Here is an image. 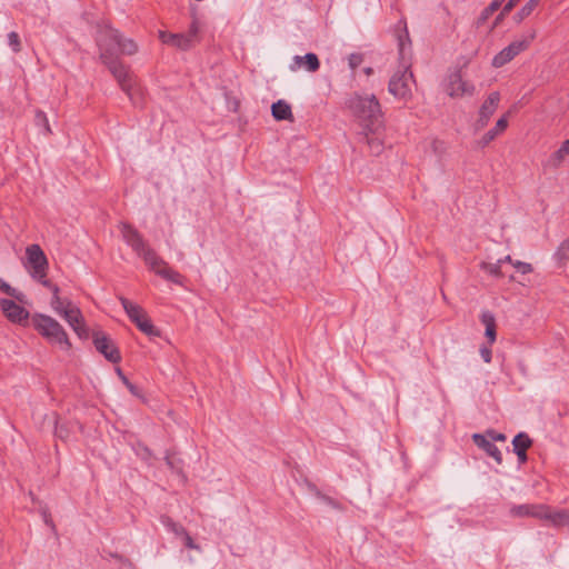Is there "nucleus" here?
<instances>
[{"label":"nucleus","mask_w":569,"mask_h":569,"mask_svg":"<svg viewBox=\"0 0 569 569\" xmlns=\"http://www.w3.org/2000/svg\"><path fill=\"white\" fill-rule=\"evenodd\" d=\"M167 466L178 475L182 473V461L180 459H174L171 457V455L168 452L164 457Z\"/></svg>","instance_id":"72a5a7b5"},{"label":"nucleus","mask_w":569,"mask_h":569,"mask_svg":"<svg viewBox=\"0 0 569 569\" xmlns=\"http://www.w3.org/2000/svg\"><path fill=\"white\" fill-rule=\"evenodd\" d=\"M158 276L176 284H182L183 277L168 264L163 266L161 271H158Z\"/></svg>","instance_id":"bb28decb"},{"label":"nucleus","mask_w":569,"mask_h":569,"mask_svg":"<svg viewBox=\"0 0 569 569\" xmlns=\"http://www.w3.org/2000/svg\"><path fill=\"white\" fill-rule=\"evenodd\" d=\"M352 113L363 122V129L378 132L382 126L381 106L375 94H353L347 102Z\"/></svg>","instance_id":"7ed1b4c3"},{"label":"nucleus","mask_w":569,"mask_h":569,"mask_svg":"<svg viewBox=\"0 0 569 569\" xmlns=\"http://www.w3.org/2000/svg\"><path fill=\"white\" fill-rule=\"evenodd\" d=\"M0 307L3 315L14 323L26 322L29 318V312L23 307L18 305L11 299H0Z\"/></svg>","instance_id":"4468645a"},{"label":"nucleus","mask_w":569,"mask_h":569,"mask_svg":"<svg viewBox=\"0 0 569 569\" xmlns=\"http://www.w3.org/2000/svg\"><path fill=\"white\" fill-rule=\"evenodd\" d=\"M542 520L548 521L553 527H569V509H552L546 505Z\"/></svg>","instance_id":"f3484780"},{"label":"nucleus","mask_w":569,"mask_h":569,"mask_svg":"<svg viewBox=\"0 0 569 569\" xmlns=\"http://www.w3.org/2000/svg\"><path fill=\"white\" fill-rule=\"evenodd\" d=\"M34 329L50 343L59 346L62 350H69L71 343L63 327L52 317L36 313L32 317Z\"/></svg>","instance_id":"20e7f679"},{"label":"nucleus","mask_w":569,"mask_h":569,"mask_svg":"<svg viewBox=\"0 0 569 569\" xmlns=\"http://www.w3.org/2000/svg\"><path fill=\"white\" fill-rule=\"evenodd\" d=\"M538 4L535 3L532 0H529L515 16L513 20L517 23H520L523 19L529 17L531 12L536 9Z\"/></svg>","instance_id":"7c9ffc66"},{"label":"nucleus","mask_w":569,"mask_h":569,"mask_svg":"<svg viewBox=\"0 0 569 569\" xmlns=\"http://www.w3.org/2000/svg\"><path fill=\"white\" fill-rule=\"evenodd\" d=\"M289 68L291 71L305 68L309 72H316L320 68V61L316 53L309 52L305 56H295Z\"/></svg>","instance_id":"dca6fc26"},{"label":"nucleus","mask_w":569,"mask_h":569,"mask_svg":"<svg viewBox=\"0 0 569 569\" xmlns=\"http://www.w3.org/2000/svg\"><path fill=\"white\" fill-rule=\"evenodd\" d=\"M493 13H491L490 11H488V8L486 7L480 16L478 17L477 21H476V26L479 28L481 27Z\"/></svg>","instance_id":"79ce46f5"},{"label":"nucleus","mask_w":569,"mask_h":569,"mask_svg":"<svg viewBox=\"0 0 569 569\" xmlns=\"http://www.w3.org/2000/svg\"><path fill=\"white\" fill-rule=\"evenodd\" d=\"M159 38L162 43L173 48L187 51L200 43V27L197 18H193L189 29L184 33H171L167 31H159Z\"/></svg>","instance_id":"423d86ee"},{"label":"nucleus","mask_w":569,"mask_h":569,"mask_svg":"<svg viewBox=\"0 0 569 569\" xmlns=\"http://www.w3.org/2000/svg\"><path fill=\"white\" fill-rule=\"evenodd\" d=\"M271 113L272 117L278 121L292 119L291 107L284 100H278L277 102H274L271 106Z\"/></svg>","instance_id":"412c9836"},{"label":"nucleus","mask_w":569,"mask_h":569,"mask_svg":"<svg viewBox=\"0 0 569 569\" xmlns=\"http://www.w3.org/2000/svg\"><path fill=\"white\" fill-rule=\"evenodd\" d=\"M376 133L377 132H370L369 130H365L362 139L369 146L370 151L373 154L378 156L381 153L383 146H382L381 139L378 136H370V134H376Z\"/></svg>","instance_id":"b1692460"},{"label":"nucleus","mask_w":569,"mask_h":569,"mask_svg":"<svg viewBox=\"0 0 569 569\" xmlns=\"http://www.w3.org/2000/svg\"><path fill=\"white\" fill-rule=\"evenodd\" d=\"M62 318L68 322V325L73 329L80 339L89 338V329L84 322L81 310L77 306H69L68 309L64 310Z\"/></svg>","instance_id":"ddd939ff"},{"label":"nucleus","mask_w":569,"mask_h":569,"mask_svg":"<svg viewBox=\"0 0 569 569\" xmlns=\"http://www.w3.org/2000/svg\"><path fill=\"white\" fill-rule=\"evenodd\" d=\"M500 102V93L497 91L491 92L488 98L482 102L478 118L473 124L475 131L482 130L490 121V118L493 116L496 110L498 109Z\"/></svg>","instance_id":"9d476101"},{"label":"nucleus","mask_w":569,"mask_h":569,"mask_svg":"<svg viewBox=\"0 0 569 569\" xmlns=\"http://www.w3.org/2000/svg\"><path fill=\"white\" fill-rule=\"evenodd\" d=\"M46 523L48 526H50L51 528H54V525H53L52 520L48 519L47 517H46Z\"/></svg>","instance_id":"8fccbe9b"},{"label":"nucleus","mask_w":569,"mask_h":569,"mask_svg":"<svg viewBox=\"0 0 569 569\" xmlns=\"http://www.w3.org/2000/svg\"><path fill=\"white\" fill-rule=\"evenodd\" d=\"M567 156V151L560 147L549 157L547 166L550 168H558Z\"/></svg>","instance_id":"2f4dec72"},{"label":"nucleus","mask_w":569,"mask_h":569,"mask_svg":"<svg viewBox=\"0 0 569 569\" xmlns=\"http://www.w3.org/2000/svg\"><path fill=\"white\" fill-rule=\"evenodd\" d=\"M562 149H565L567 151V153L569 154V139L565 140L561 146H560Z\"/></svg>","instance_id":"de8ad7c7"},{"label":"nucleus","mask_w":569,"mask_h":569,"mask_svg":"<svg viewBox=\"0 0 569 569\" xmlns=\"http://www.w3.org/2000/svg\"><path fill=\"white\" fill-rule=\"evenodd\" d=\"M501 260H503V262H509L512 264V262H515L510 256H506L505 258H502Z\"/></svg>","instance_id":"09e8293b"},{"label":"nucleus","mask_w":569,"mask_h":569,"mask_svg":"<svg viewBox=\"0 0 569 569\" xmlns=\"http://www.w3.org/2000/svg\"><path fill=\"white\" fill-rule=\"evenodd\" d=\"M146 262V264L158 274V271H161L163 266L168 263L160 258L157 252L150 247L147 248L141 254H139Z\"/></svg>","instance_id":"aec40b11"},{"label":"nucleus","mask_w":569,"mask_h":569,"mask_svg":"<svg viewBox=\"0 0 569 569\" xmlns=\"http://www.w3.org/2000/svg\"><path fill=\"white\" fill-rule=\"evenodd\" d=\"M545 511V503H523L511 506L509 513L515 518L532 517L542 520Z\"/></svg>","instance_id":"2eb2a0df"},{"label":"nucleus","mask_w":569,"mask_h":569,"mask_svg":"<svg viewBox=\"0 0 569 569\" xmlns=\"http://www.w3.org/2000/svg\"><path fill=\"white\" fill-rule=\"evenodd\" d=\"M520 0H509L501 9L500 13L496 17L490 30L497 28L500 22L505 19L507 14H509L513 8L518 4Z\"/></svg>","instance_id":"c85d7f7f"},{"label":"nucleus","mask_w":569,"mask_h":569,"mask_svg":"<svg viewBox=\"0 0 569 569\" xmlns=\"http://www.w3.org/2000/svg\"><path fill=\"white\" fill-rule=\"evenodd\" d=\"M179 537L182 538L183 540V545L186 548L188 549H196V550H200V547L194 543L193 539L191 538V536L187 532V530H184V533H181Z\"/></svg>","instance_id":"58836bf2"},{"label":"nucleus","mask_w":569,"mask_h":569,"mask_svg":"<svg viewBox=\"0 0 569 569\" xmlns=\"http://www.w3.org/2000/svg\"><path fill=\"white\" fill-rule=\"evenodd\" d=\"M363 56L361 53H351L348 57V64L352 72L362 63Z\"/></svg>","instance_id":"e433bc0d"},{"label":"nucleus","mask_w":569,"mask_h":569,"mask_svg":"<svg viewBox=\"0 0 569 569\" xmlns=\"http://www.w3.org/2000/svg\"><path fill=\"white\" fill-rule=\"evenodd\" d=\"M491 442L499 441L503 442L506 441L507 437L505 433L497 432L495 430H488L485 435Z\"/></svg>","instance_id":"a19ab883"},{"label":"nucleus","mask_w":569,"mask_h":569,"mask_svg":"<svg viewBox=\"0 0 569 569\" xmlns=\"http://www.w3.org/2000/svg\"><path fill=\"white\" fill-rule=\"evenodd\" d=\"M532 445V440L525 432H519L512 439L513 451H527Z\"/></svg>","instance_id":"393cba45"},{"label":"nucleus","mask_w":569,"mask_h":569,"mask_svg":"<svg viewBox=\"0 0 569 569\" xmlns=\"http://www.w3.org/2000/svg\"><path fill=\"white\" fill-rule=\"evenodd\" d=\"M93 345L96 349L103 355V357L112 362L118 363L121 361V355L116 343L108 337L106 333L101 331H97L93 333Z\"/></svg>","instance_id":"9b49d317"},{"label":"nucleus","mask_w":569,"mask_h":569,"mask_svg":"<svg viewBox=\"0 0 569 569\" xmlns=\"http://www.w3.org/2000/svg\"><path fill=\"white\" fill-rule=\"evenodd\" d=\"M365 73H366L367 76H370V74L372 73V68H370V67L366 68V69H365Z\"/></svg>","instance_id":"3c124183"},{"label":"nucleus","mask_w":569,"mask_h":569,"mask_svg":"<svg viewBox=\"0 0 569 569\" xmlns=\"http://www.w3.org/2000/svg\"><path fill=\"white\" fill-rule=\"evenodd\" d=\"M503 2H505V0H492L490 2V4L487 7L488 11H490L491 13H495L501 7V4Z\"/></svg>","instance_id":"c03bdc74"},{"label":"nucleus","mask_w":569,"mask_h":569,"mask_svg":"<svg viewBox=\"0 0 569 569\" xmlns=\"http://www.w3.org/2000/svg\"><path fill=\"white\" fill-rule=\"evenodd\" d=\"M119 230L124 242L130 246L138 256L149 248L141 233L131 224L121 222L119 224Z\"/></svg>","instance_id":"f8f14e48"},{"label":"nucleus","mask_w":569,"mask_h":569,"mask_svg":"<svg viewBox=\"0 0 569 569\" xmlns=\"http://www.w3.org/2000/svg\"><path fill=\"white\" fill-rule=\"evenodd\" d=\"M141 451H142L141 455H142L143 458L147 459V458L151 457V451L147 447H142Z\"/></svg>","instance_id":"49530a36"},{"label":"nucleus","mask_w":569,"mask_h":569,"mask_svg":"<svg viewBox=\"0 0 569 569\" xmlns=\"http://www.w3.org/2000/svg\"><path fill=\"white\" fill-rule=\"evenodd\" d=\"M97 46L101 62L116 78L121 89L132 100V82L129 68L119 59L120 54L132 56L138 52V44L131 38H126L108 22L98 24Z\"/></svg>","instance_id":"f257e3e1"},{"label":"nucleus","mask_w":569,"mask_h":569,"mask_svg":"<svg viewBox=\"0 0 569 569\" xmlns=\"http://www.w3.org/2000/svg\"><path fill=\"white\" fill-rule=\"evenodd\" d=\"M8 43L14 52H19L21 50L20 38L17 32L12 31L8 34Z\"/></svg>","instance_id":"4c0bfd02"},{"label":"nucleus","mask_w":569,"mask_h":569,"mask_svg":"<svg viewBox=\"0 0 569 569\" xmlns=\"http://www.w3.org/2000/svg\"><path fill=\"white\" fill-rule=\"evenodd\" d=\"M0 290L12 297L13 299H16L17 301L19 302H23L24 299H26V296L23 292H21L20 290L11 287L8 282H6L3 279L0 278Z\"/></svg>","instance_id":"cd10ccee"},{"label":"nucleus","mask_w":569,"mask_h":569,"mask_svg":"<svg viewBox=\"0 0 569 569\" xmlns=\"http://www.w3.org/2000/svg\"><path fill=\"white\" fill-rule=\"evenodd\" d=\"M536 38V30H530L526 34L521 36V38L516 39L509 46L499 51L492 59V66L495 68H501L512 59H515L519 53L528 49L530 43Z\"/></svg>","instance_id":"0eeeda50"},{"label":"nucleus","mask_w":569,"mask_h":569,"mask_svg":"<svg viewBox=\"0 0 569 569\" xmlns=\"http://www.w3.org/2000/svg\"><path fill=\"white\" fill-rule=\"evenodd\" d=\"M119 300L130 320L149 337H159L160 331L152 325L144 310L124 297Z\"/></svg>","instance_id":"6e6552de"},{"label":"nucleus","mask_w":569,"mask_h":569,"mask_svg":"<svg viewBox=\"0 0 569 569\" xmlns=\"http://www.w3.org/2000/svg\"><path fill=\"white\" fill-rule=\"evenodd\" d=\"M52 290V299H51V306L53 310L59 315L63 316L64 310L68 309L69 306H74L70 300H63L59 297V288L56 284L51 283V287H48Z\"/></svg>","instance_id":"5701e85b"},{"label":"nucleus","mask_w":569,"mask_h":569,"mask_svg":"<svg viewBox=\"0 0 569 569\" xmlns=\"http://www.w3.org/2000/svg\"><path fill=\"white\" fill-rule=\"evenodd\" d=\"M520 463H525L528 459L527 451H515Z\"/></svg>","instance_id":"a18cd8bd"},{"label":"nucleus","mask_w":569,"mask_h":569,"mask_svg":"<svg viewBox=\"0 0 569 569\" xmlns=\"http://www.w3.org/2000/svg\"><path fill=\"white\" fill-rule=\"evenodd\" d=\"M399 69L391 76L388 91L396 99L408 102L412 98V86L416 83L411 71V42L407 29L398 38Z\"/></svg>","instance_id":"f03ea898"},{"label":"nucleus","mask_w":569,"mask_h":569,"mask_svg":"<svg viewBox=\"0 0 569 569\" xmlns=\"http://www.w3.org/2000/svg\"><path fill=\"white\" fill-rule=\"evenodd\" d=\"M24 268L30 276L44 287H51L47 279L48 259L39 244H30L26 249Z\"/></svg>","instance_id":"39448f33"},{"label":"nucleus","mask_w":569,"mask_h":569,"mask_svg":"<svg viewBox=\"0 0 569 569\" xmlns=\"http://www.w3.org/2000/svg\"><path fill=\"white\" fill-rule=\"evenodd\" d=\"M34 120L38 127H42L44 129L46 133H51L49 120L43 111H37Z\"/></svg>","instance_id":"f704fd0d"},{"label":"nucleus","mask_w":569,"mask_h":569,"mask_svg":"<svg viewBox=\"0 0 569 569\" xmlns=\"http://www.w3.org/2000/svg\"><path fill=\"white\" fill-rule=\"evenodd\" d=\"M558 264L563 266L569 261V238L565 239L555 252Z\"/></svg>","instance_id":"a878e982"},{"label":"nucleus","mask_w":569,"mask_h":569,"mask_svg":"<svg viewBox=\"0 0 569 569\" xmlns=\"http://www.w3.org/2000/svg\"><path fill=\"white\" fill-rule=\"evenodd\" d=\"M472 440L477 447L482 449L488 456L495 459L498 465L502 463V455L499 448L481 433L472 435Z\"/></svg>","instance_id":"a211bd4d"},{"label":"nucleus","mask_w":569,"mask_h":569,"mask_svg":"<svg viewBox=\"0 0 569 569\" xmlns=\"http://www.w3.org/2000/svg\"><path fill=\"white\" fill-rule=\"evenodd\" d=\"M502 263H503V260H498L495 263L482 262L481 269L485 270L486 272L490 273L493 277H502L503 276V273L501 271Z\"/></svg>","instance_id":"473e14b6"},{"label":"nucleus","mask_w":569,"mask_h":569,"mask_svg":"<svg viewBox=\"0 0 569 569\" xmlns=\"http://www.w3.org/2000/svg\"><path fill=\"white\" fill-rule=\"evenodd\" d=\"M117 373L120 377V379L123 382V385L129 389V391L133 396H139L140 395L138 387L129 381V379L123 375V372H122V370L120 368L117 369Z\"/></svg>","instance_id":"c9c22d12"},{"label":"nucleus","mask_w":569,"mask_h":569,"mask_svg":"<svg viewBox=\"0 0 569 569\" xmlns=\"http://www.w3.org/2000/svg\"><path fill=\"white\" fill-rule=\"evenodd\" d=\"M532 1H533L535 3H537V4L539 3V0H532Z\"/></svg>","instance_id":"603ef678"},{"label":"nucleus","mask_w":569,"mask_h":569,"mask_svg":"<svg viewBox=\"0 0 569 569\" xmlns=\"http://www.w3.org/2000/svg\"><path fill=\"white\" fill-rule=\"evenodd\" d=\"M507 127L508 117L502 116L501 118L498 119L495 127L482 136V138L478 141V146L480 148L487 147L491 141H493L497 138V136L502 133L507 129Z\"/></svg>","instance_id":"6ab92c4d"},{"label":"nucleus","mask_w":569,"mask_h":569,"mask_svg":"<svg viewBox=\"0 0 569 569\" xmlns=\"http://www.w3.org/2000/svg\"><path fill=\"white\" fill-rule=\"evenodd\" d=\"M160 522L177 537H179L181 533H184L186 529L181 525L173 521L169 516L162 515L160 517Z\"/></svg>","instance_id":"c756f323"},{"label":"nucleus","mask_w":569,"mask_h":569,"mask_svg":"<svg viewBox=\"0 0 569 569\" xmlns=\"http://www.w3.org/2000/svg\"><path fill=\"white\" fill-rule=\"evenodd\" d=\"M443 89L451 98H461L463 96H473L475 84L463 80L460 71H453L445 80Z\"/></svg>","instance_id":"1a4fd4ad"},{"label":"nucleus","mask_w":569,"mask_h":569,"mask_svg":"<svg viewBox=\"0 0 569 569\" xmlns=\"http://www.w3.org/2000/svg\"><path fill=\"white\" fill-rule=\"evenodd\" d=\"M480 356L486 363L491 361V349L488 346H481L479 349Z\"/></svg>","instance_id":"37998d69"},{"label":"nucleus","mask_w":569,"mask_h":569,"mask_svg":"<svg viewBox=\"0 0 569 569\" xmlns=\"http://www.w3.org/2000/svg\"><path fill=\"white\" fill-rule=\"evenodd\" d=\"M481 322L486 327L485 335L488 338L489 345L496 341V319L492 312L483 311L480 317Z\"/></svg>","instance_id":"4be33fe9"},{"label":"nucleus","mask_w":569,"mask_h":569,"mask_svg":"<svg viewBox=\"0 0 569 569\" xmlns=\"http://www.w3.org/2000/svg\"><path fill=\"white\" fill-rule=\"evenodd\" d=\"M512 266L522 274H527L532 271V266L530 263L522 262L519 260H516L515 262H512Z\"/></svg>","instance_id":"ea45409f"}]
</instances>
